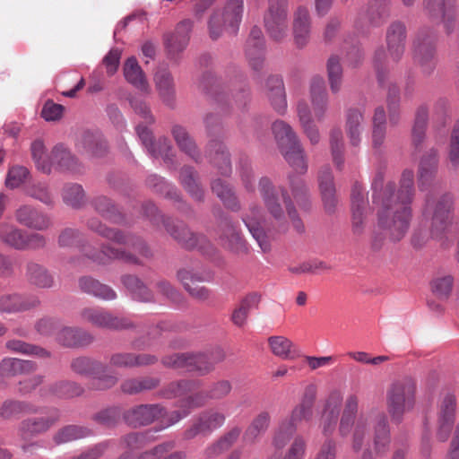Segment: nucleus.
<instances>
[{"instance_id":"nucleus-54","label":"nucleus","mask_w":459,"mask_h":459,"mask_svg":"<svg viewBox=\"0 0 459 459\" xmlns=\"http://www.w3.org/2000/svg\"><path fill=\"white\" fill-rule=\"evenodd\" d=\"M200 383L195 380H180L172 382L163 390L165 398H176L183 396L186 394L196 390Z\"/></svg>"},{"instance_id":"nucleus-39","label":"nucleus","mask_w":459,"mask_h":459,"mask_svg":"<svg viewBox=\"0 0 459 459\" xmlns=\"http://www.w3.org/2000/svg\"><path fill=\"white\" fill-rule=\"evenodd\" d=\"M259 302L260 296L257 293H251L246 296L232 313L231 320L233 324L238 327L244 326L250 311L257 308Z\"/></svg>"},{"instance_id":"nucleus-1","label":"nucleus","mask_w":459,"mask_h":459,"mask_svg":"<svg viewBox=\"0 0 459 459\" xmlns=\"http://www.w3.org/2000/svg\"><path fill=\"white\" fill-rule=\"evenodd\" d=\"M359 397L350 394L343 402L341 391H332L325 402L323 412L340 416L339 435L342 437L351 436L354 451H362L367 457H381L390 445V428L385 412L372 408L360 411Z\"/></svg>"},{"instance_id":"nucleus-44","label":"nucleus","mask_w":459,"mask_h":459,"mask_svg":"<svg viewBox=\"0 0 459 459\" xmlns=\"http://www.w3.org/2000/svg\"><path fill=\"white\" fill-rule=\"evenodd\" d=\"M92 337L84 331L71 327H63L59 330V343L67 347L82 346L91 342Z\"/></svg>"},{"instance_id":"nucleus-2","label":"nucleus","mask_w":459,"mask_h":459,"mask_svg":"<svg viewBox=\"0 0 459 459\" xmlns=\"http://www.w3.org/2000/svg\"><path fill=\"white\" fill-rule=\"evenodd\" d=\"M414 174L403 170L400 186L388 182L384 186V175L377 172L372 181L373 203L377 208V225L393 242L400 241L406 235L411 220L410 204L414 195Z\"/></svg>"},{"instance_id":"nucleus-33","label":"nucleus","mask_w":459,"mask_h":459,"mask_svg":"<svg viewBox=\"0 0 459 459\" xmlns=\"http://www.w3.org/2000/svg\"><path fill=\"white\" fill-rule=\"evenodd\" d=\"M191 30L192 22L183 21L171 35L166 37V47L171 54L181 52L186 48Z\"/></svg>"},{"instance_id":"nucleus-59","label":"nucleus","mask_w":459,"mask_h":459,"mask_svg":"<svg viewBox=\"0 0 459 459\" xmlns=\"http://www.w3.org/2000/svg\"><path fill=\"white\" fill-rule=\"evenodd\" d=\"M330 144L333 161L338 169L342 168V152H343V136L340 128H334L330 134Z\"/></svg>"},{"instance_id":"nucleus-9","label":"nucleus","mask_w":459,"mask_h":459,"mask_svg":"<svg viewBox=\"0 0 459 459\" xmlns=\"http://www.w3.org/2000/svg\"><path fill=\"white\" fill-rule=\"evenodd\" d=\"M268 36L274 41L283 40L289 33L288 0H268V10L264 16Z\"/></svg>"},{"instance_id":"nucleus-46","label":"nucleus","mask_w":459,"mask_h":459,"mask_svg":"<svg viewBox=\"0 0 459 459\" xmlns=\"http://www.w3.org/2000/svg\"><path fill=\"white\" fill-rule=\"evenodd\" d=\"M212 192L221 199L224 205L233 211L239 209V204L233 190L220 178L212 183Z\"/></svg>"},{"instance_id":"nucleus-4","label":"nucleus","mask_w":459,"mask_h":459,"mask_svg":"<svg viewBox=\"0 0 459 459\" xmlns=\"http://www.w3.org/2000/svg\"><path fill=\"white\" fill-rule=\"evenodd\" d=\"M273 132L286 161L299 174L307 172V164L303 148L291 126L279 120L273 124Z\"/></svg>"},{"instance_id":"nucleus-64","label":"nucleus","mask_w":459,"mask_h":459,"mask_svg":"<svg viewBox=\"0 0 459 459\" xmlns=\"http://www.w3.org/2000/svg\"><path fill=\"white\" fill-rule=\"evenodd\" d=\"M448 160L454 168L459 165V121L456 122L452 131L448 145Z\"/></svg>"},{"instance_id":"nucleus-37","label":"nucleus","mask_w":459,"mask_h":459,"mask_svg":"<svg viewBox=\"0 0 459 459\" xmlns=\"http://www.w3.org/2000/svg\"><path fill=\"white\" fill-rule=\"evenodd\" d=\"M171 133L180 151L197 161L200 158L199 151L186 128L175 125L172 126Z\"/></svg>"},{"instance_id":"nucleus-13","label":"nucleus","mask_w":459,"mask_h":459,"mask_svg":"<svg viewBox=\"0 0 459 459\" xmlns=\"http://www.w3.org/2000/svg\"><path fill=\"white\" fill-rule=\"evenodd\" d=\"M169 412L165 411L159 404L139 405L127 411L125 414L126 421L133 427L148 425L160 419L165 427H169Z\"/></svg>"},{"instance_id":"nucleus-60","label":"nucleus","mask_w":459,"mask_h":459,"mask_svg":"<svg viewBox=\"0 0 459 459\" xmlns=\"http://www.w3.org/2000/svg\"><path fill=\"white\" fill-rule=\"evenodd\" d=\"M454 279L451 275H440L431 281V290L439 299H447L452 291Z\"/></svg>"},{"instance_id":"nucleus-49","label":"nucleus","mask_w":459,"mask_h":459,"mask_svg":"<svg viewBox=\"0 0 459 459\" xmlns=\"http://www.w3.org/2000/svg\"><path fill=\"white\" fill-rule=\"evenodd\" d=\"M222 230L223 233L221 239L225 247L234 252H240L246 249L245 242L233 224L229 221L225 222Z\"/></svg>"},{"instance_id":"nucleus-6","label":"nucleus","mask_w":459,"mask_h":459,"mask_svg":"<svg viewBox=\"0 0 459 459\" xmlns=\"http://www.w3.org/2000/svg\"><path fill=\"white\" fill-rule=\"evenodd\" d=\"M243 0H229L222 11L215 12L209 21V32L212 39H217L225 30L235 34L241 22Z\"/></svg>"},{"instance_id":"nucleus-14","label":"nucleus","mask_w":459,"mask_h":459,"mask_svg":"<svg viewBox=\"0 0 459 459\" xmlns=\"http://www.w3.org/2000/svg\"><path fill=\"white\" fill-rule=\"evenodd\" d=\"M72 369L80 375L91 376L98 375L97 383L94 384L96 388L106 389L112 387L117 382L116 376L104 375V366L90 358L80 357L74 359L71 363Z\"/></svg>"},{"instance_id":"nucleus-63","label":"nucleus","mask_w":459,"mask_h":459,"mask_svg":"<svg viewBox=\"0 0 459 459\" xmlns=\"http://www.w3.org/2000/svg\"><path fill=\"white\" fill-rule=\"evenodd\" d=\"M64 202L73 207H79L84 202V192L80 185L73 184L64 188Z\"/></svg>"},{"instance_id":"nucleus-29","label":"nucleus","mask_w":459,"mask_h":459,"mask_svg":"<svg viewBox=\"0 0 459 459\" xmlns=\"http://www.w3.org/2000/svg\"><path fill=\"white\" fill-rule=\"evenodd\" d=\"M272 421L271 413L267 411H262L257 413L246 429L242 440L245 444H254L261 436H263L270 428Z\"/></svg>"},{"instance_id":"nucleus-18","label":"nucleus","mask_w":459,"mask_h":459,"mask_svg":"<svg viewBox=\"0 0 459 459\" xmlns=\"http://www.w3.org/2000/svg\"><path fill=\"white\" fill-rule=\"evenodd\" d=\"M456 0H424L426 14L435 22L449 29L455 15Z\"/></svg>"},{"instance_id":"nucleus-25","label":"nucleus","mask_w":459,"mask_h":459,"mask_svg":"<svg viewBox=\"0 0 459 459\" xmlns=\"http://www.w3.org/2000/svg\"><path fill=\"white\" fill-rule=\"evenodd\" d=\"M136 133L143 145L147 149L148 152L153 157L161 156L168 158L171 149L170 142L167 138L159 139L158 143L153 142L152 132L141 124H138Z\"/></svg>"},{"instance_id":"nucleus-58","label":"nucleus","mask_w":459,"mask_h":459,"mask_svg":"<svg viewBox=\"0 0 459 459\" xmlns=\"http://www.w3.org/2000/svg\"><path fill=\"white\" fill-rule=\"evenodd\" d=\"M428 122V109L426 107H420L416 112L415 122L412 127V142L418 146L424 139L425 129Z\"/></svg>"},{"instance_id":"nucleus-24","label":"nucleus","mask_w":459,"mask_h":459,"mask_svg":"<svg viewBox=\"0 0 459 459\" xmlns=\"http://www.w3.org/2000/svg\"><path fill=\"white\" fill-rule=\"evenodd\" d=\"M264 39L260 28L253 27L247 41L246 53L250 65L259 70L264 62Z\"/></svg>"},{"instance_id":"nucleus-31","label":"nucleus","mask_w":459,"mask_h":459,"mask_svg":"<svg viewBox=\"0 0 459 459\" xmlns=\"http://www.w3.org/2000/svg\"><path fill=\"white\" fill-rule=\"evenodd\" d=\"M293 34L295 43L299 47H304L309 39L310 34V17L308 10L304 6H299L293 16Z\"/></svg>"},{"instance_id":"nucleus-26","label":"nucleus","mask_w":459,"mask_h":459,"mask_svg":"<svg viewBox=\"0 0 459 459\" xmlns=\"http://www.w3.org/2000/svg\"><path fill=\"white\" fill-rule=\"evenodd\" d=\"M211 400L208 392H198L180 401V410L169 412L168 425H173L186 418L190 412L199 407L205 405Z\"/></svg>"},{"instance_id":"nucleus-55","label":"nucleus","mask_w":459,"mask_h":459,"mask_svg":"<svg viewBox=\"0 0 459 459\" xmlns=\"http://www.w3.org/2000/svg\"><path fill=\"white\" fill-rule=\"evenodd\" d=\"M180 180L193 198L195 200L203 198V190L196 181V173L192 168L185 167L181 169Z\"/></svg>"},{"instance_id":"nucleus-56","label":"nucleus","mask_w":459,"mask_h":459,"mask_svg":"<svg viewBox=\"0 0 459 459\" xmlns=\"http://www.w3.org/2000/svg\"><path fill=\"white\" fill-rule=\"evenodd\" d=\"M415 58L425 72H430L435 65L434 47L429 43H418L415 46Z\"/></svg>"},{"instance_id":"nucleus-34","label":"nucleus","mask_w":459,"mask_h":459,"mask_svg":"<svg viewBox=\"0 0 459 459\" xmlns=\"http://www.w3.org/2000/svg\"><path fill=\"white\" fill-rule=\"evenodd\" d=\"M266 95L273 108L282 113L287 108L283 82L278 76H271L266 82Z\"/></svg>"},{"instance_id":"nucleus-15","label":"nucleus","mask_w":459,"mask_h":459,"mask_svg":"<svg viewBox=\"0 0 459 459\" xmlns=\"http://www.w3.org/2000/svg\"><path fill=\"white\" fill-rule=\"evenodd\" d=\"M226 420L224 413L215 410H209L200 413L193 424L185 431V437L193 438L198 435L208 436L214 430L221 428Z\"/></svg>"},{"instance_id":"nucleus-28","label":"nucleus","mask_w":459,"mask_h":459,"mask_svg":"<svg viewBox=\"0 0 459 459\" xmlns=\"http://www.w3.org/2000/svg\"><path fill=\"white\" fill-rule=\"evenodd\" d=\"M54 417H34L23 420L18 427L19 436L28 439L48 430L55 424Z\"/></svg>"},{"instance_id":"nucleus-53","label":"nucleus","mask_w":459,"mask_h":459,"mask_svg":"<svg viewBox=\"0 0 459 459\" xmlns=\"http://www.w3.org/2000/svg\"><path fill=\"white\" fill-rule=\"evenodd\" d=\"M326 68L331 91L335 94L340 91L342 82V68L338 56H330Z\"/></svg>"},{"instance_id":"nucleus-5","label":"nucleus","mask_w":459,"mask_h":459,"mask_svg":"<svg viewBox=\"0 0 459 459\" xmlns=\"http://www.w3.org/2000/svg\"><path fill=\"white\" fill-rule=\"evenodd\" d=\"M416 385L411 378H402L391 384L386 392L387 410L393 420H400L415 404Z\"/></svg>"},{"instance_id":"nucleus-27","label":"nucleus","mask_w":459,"mask_h":459,"mask_svg":"<svg viewBox=\"0 0 459 459\" xmlns=\"http://www.w3.org/2000/svg\"><path fill=\"white\" fill-rule=\"evenodd\" d=\"M39 304V300L35 296L5 294L0 298V312L15 313L26 311L37 307Z\"/></svg>"},{"instance_id":"nucleus-48","label":"nucleus","mask_w":459,"mask_h":459,"mask_svg":"<svg viewBox=\"0 0 459 459\" xmlns=\"http://www.w3.org/2000/svg\"><path fill=\"white\" fill-rule=\"evenodd\" d=\"M5 347L12 352L20 353L27 356H36L39 358L49 357V352L34 344L25 342L21 340H10L5 343Z\"/></svg>"},{"instance_id":"nucleus-20","label":"nucleus","mask_w":459,"mask_h":459,"mask_svg":"<svg viewBox=\"0 0 459 459\" xmlns=\"http://www.w3.org/2000/svg\"><path fill=\"white\" fill-rule=\"evenodd\" d=\"M155 89L161 100L172 107L176 99V85L173 75L169 68L160 66L153 74Z\"/></svg>"},{"instance_id":"nucleus-43","label":"nucleus","mask_w":459,"mask_h":459,"mask_svg":"<svg viewBox=\"0 0 459 459\" xmlns=\"http://www.w3.org/2000/svg\"><path fill=\"white\" fill-rule=\"evenodd\" d=\"M268 343L273 354L279 358L283 359H294L298 357V354H296L293 350V342L284 336H271L268 339Z\"/></svg>"},{"instance_id":"nucleus-32","label":"nucleus","mask_w":459,"mask_h":459,"mask_svg":"<svg viewBox=\"0 0 459 459\" xmlns=\"http://www.w3.org/2000/svg\"><path fill=\"white\" fill-rule=\"evenodd\" d=\"M36 368V363L31 360L4 358L0 362V376L4 378L14 377L19 375L31 373Z\"/></svg>"},{"instance_id":"nucleus-57","label":"nucleus","mask_w":459,"mask_h":459,"mask_svg":"<svg viewBox=\"0 0 459 459\" xmlns=\"http://www.w3.org/2000/svg\"><path fill=\"white\" fill-rule=\"evenodd\" d=\"M213 147L215 153L211 158L212 164L218 168L221 175H230L231 172V165L226 147L220 143H214Z\"/></svg>"},{"instance_id":"nucleus-62","label":"nucleus","mask_w":459,"mask_h":459,"mask_svg":"<svg viewBox=\"0 0 459 459\" xmlns=\"http://www.w3.org/2000/svg\"><path fill=\"white\" fill-rule=\"evenodd\" d=\"M116 444L110 441L99 443L90 447L84 454L82 459H98L99 457H108L116 449Z\"/></svg>"},{"instance_id":"nucleus-7","label":"nucleus","mask_w":459,"mask_h":459,"mask_svg":"<svg viewBox=\"0 0 459 459\" xmlns=\"http://www.w3.org/2000/svg\"><path fill=\"white\" fill-rule=\"evenodd\" d=\"M144 210L147 216L153 218V220H160L167 231L185 247L204 248V245L206 243L205 237L194 234L182 221H175L169 218L165 219L163 215L159 213L158 209L152 203L146 204Z\"/></svg>"},{"instance_id":"nucleus-35","label":"nucleus","mask_w":459,"mask_h":459,"mask_svg":"<svg viewBox=\"0 0 459 459\" xmlns=\"http://www.w3.org/2000/svg\"><path fill=\"white\" fill-rule=\"evenodd\" d=\"M242 433V429L238 426H235L229 429L223 436L218 440L213 442L211 446L206 448V455L208 457H219L224 453L229 451L233 444L239 438Z\"/></svg>"},{"instance_id":"nucleus-30","label":"nucleus","mask_w":459,"mask_h":459,"mask_svg":"<svg viewBox=\"0 0 459 459\" xmlns=\"http://www.w3.org/2000/svg\"><path fill=\"white\" fill-rule=\"evenodd\" d=\"M319 188L325 209L333 212L337 204L333 177L328 167L322 169L318 177Z\"/></svg>"},{"instance_id":"nucleus-23","label":"nucleus","mask_w":459,"mask_h":459,"mask_svg":"<svg viewBox=\"0 0 459 459\" xmlns=\"http://www.w3.org/2000/svg\"><path fill=\"white\" fill-rule=\"evenodd\" d=\"M455 397L454 394H446L441 400L438 414V432L440 439H446L450 433L455 415Z\"/></svg>"},{"instance_id":"nucleus-17","label":"nucleus","mask_w":459,"mask_h":459,"mask_svg":"<svg viewBox=\"0 0 459 459\" xmlns=\"http://www.w3.org/2000/svg\"><path fill=\"white\" fill-rule=\"evenodd\" d=\"M368 211V204L364 188L355 183L351 190V223L354 234L360 235L363 232Z\"/></svg>"},{"instance_id":"nucleus-50","label":"nucleus","mask_w":459,"mask_h":459,"mask_svg":"<svg viewBox=\"0 0 459 459\" xmlns=\"http://www.w3.org/2000/svg\"><path fill=\"white\" fill-rule=\"evenodd\" d=\"M93 261L100 264H106L111 259H123L127 263L131 264H141V261L133 254L126 253L125 251H118L109 247H106L97 255L90 256Z\"/></svg>"},{"instance_id":"nucleus-12","label":"nucleus","mask_w":459,"mask_h":459,"mask_svg":"<svg viewBox=\"0 0 459 459\" xmlns=\"http://www.w3.org/2000/svg\"><path fill=\"white\" fill-rule=\"evenodd\" d=\"M453 199L446 195L435 204L427 202L425 212H431L430 236L433 238H440L452 222Z\"/></svg>"},{"instance_id":"nucleus-41","label":"nucleus","mask_w":459,"mask_h":459,"mask_svg":"<svg viewBox=\"0 0 459 459\" xmlns=\"http://www.w3.org/2000/svg\"><path fill=\"white\" fill-rule=\"evenodd\" d=\"M30 411L31 405L24 401L6 399L0 404V419L2 420H11Z\"/></svg>"},{"instance_id":"nucleus-8","label":"nucleus","mask_w":459,"mask_h":459,"mask_svg":"<svg viewBox=\"0 0 459 459\" xmlns=\"http://www.w3.org/2000/svg\"><path fill=\"white\" fill-rule=\"evenodd\" d=\"M405 27L401 22L393 23L386 33L387 52L383 49L376 51L374 62L377 71L378 81L382 82L379 65L397 63L404 53Z\"/></svg>"},{"instance_id":"nucleus-3","label":"nucleus","mask_w":459,"mask_h":459,"mask_svg":"<svg viewBox=\"0 0 459 459\" xmlns=\"http://www.w3.org/2000/svg\"><path fill=\"white\" fill-rule=\"evenodd\" d=\"M258 189L272 220H262V210L256 206H252L243 217V221L262 251L268 252L271 249L272 239L277 235L286 232L288 230L285 212L281 200L284 203L295 230L298 232H303L304 225L286 189H281L280 198L273 183L267 178L260 179Z\"/></svg>"},{"instance_id":"nucleus-40","label":"nucleus","mask_w":459,"mask_h":459,"mask_svg":"<svg viewBox=\"0 0 459 459\" xmlns=\"http://www.w3.org/2000/svg\"><path fill=\"white\" fill-rule=\"evenodd\" d=\"M80 288L86 293L105 300H113L117 298L116 292L108 286L100 283L91 277L80 279Z\"/></svg>"},{"instance_id":"nucleus-38","label":"nucleus","mask_w":459,"mask_h":459,"mask_svg":"<svg viewBox=\"0 0 459 459\" xmlns=\"http://www.w3.org/2000/svg\"><path fill=\"white\" fill-rule=\"evenodd\" d=\"M363 114L359 108H351L346 112L345 128L350 142L357 146L360 142V134L362 131Z\"/></svg>"},{"instance_id":"nucleus-19","label":"nucleus","mask_w":459,"mask_h":459,"mask_svg":"<svg viewBox=\"0 0 459 459\" xmlns=\"http://www.w3.org/2000/svg\"><path fill=\"white\" fill-rule=\"evenodd\" d=\"M309 97L315 117L321 121L328 109V94L322 76L316 75L310 81Z\"/></svg>"},{"instance_id":"nucleus-11","label":"nucleus","mask_w":459,"mask_h":459,"mask_svg":"<svg viewBox=\"0 0 459 459\" xmlns=\"http://www.w3.org/2000/svg\"><path fill=\"white\" fill-rule=\"evenodd\" d=\"M88 225L91 230L99 233L108 239L126 246L142 257L150 258L152 255L146 243L142 238L134 235L124 234L113 229L107 228L97 219L90 220Z\"/></svg>"},{"instance_id":"nucleus-10","label":"nucleus","mask_w":459,"mask_h":459,"mask_svg":"<svg viewBox=\"0 0 459 459\" xmlns=\"http://www.w3.org/2000/svg\"><path fill=\"white\" fill-rule=\"evenodd\" d=\"M0 241L16 250L37 249L46 244L45 238L39 233L26 231L10 224H0Z\"/></svg>"},{"instance_id":"nucleus-51","label":"nucleus","mask_w":459,"mask_h":459,"mask_svg":"<svg viewBox=\"0 0 459 459\" xmlns=\"http://www.w3.org/2000/svg\"><path fill=\"white\" fill-rule=\"evenodd\" d=\"M159 380L153 377H139L127 379L123 382L121 389L128 394H135L143 391H148L155 388Z\"/></svg>"},{"instance_id":"nucleus-47","label":"nucleus","mask_w":459,"mask_h":459,"mask_svg":"<svg viewBox=\"0 0 459 459\" xmlns=\"http://www.w3.org/2000/svg\"><path fill=\"white\" fill-rule=\"evenodd\" d=\"M123 284L131 292L133 299L142 301H152V295L147 287L135 276L126 275L122 278Z\"/></svg>"},{"instance_id":"nucleus-16","label":"nucleus","mask_w":459,"mask_h":459,"mask_svg":"<svg viewBox=\"0 0 459 459\" xmlns=\"http://www.w3.org/2000/svg\"><path fill=\"white\" fill-rule=\"evenodd\" d=\"M82 315L86 321L101 328L120 330L133 326L128 318L115 316L101 308L88 307L83 309Z\"/></svg>"},{"instance_id":"nucleus-42","label":"nucleus","mask_w":459,"mask_h":459,"mask_svg":"<svg viewBox=\"0 0 459 459\" xmlns=\"http://www.w3.org/2000/svg\"><path fill=\"white\" fill-rule=\"evenodd\" d=\"M177 277L183 285L196 282H209L213 279V273L206 268H182L178 271Z\"/></svg>"},{"instance_id":"nucleus-22","label":"nucleus","mask_w":459,"mask_h":459,"mask_svg":"<svg viewBox=\"0 0 459 459\" xmlns=\"http://www.w3.org/2000/svg\"><path fill=\"white\" fill-rule=\"evenodd\" d=\"M123 73L126 81L140 91L148 95L151 93V86L147 77L134 56L127 58L123 66Z\"/></svg>"},{"instance_id":"nucleus-52","label":"nucleus","mask_w":459,"mask_h":459,"mask_svg":"<svg viewBox=\"0 0 459 459\" xmlns=\"http://www.w3.org/2000/svg\"><path fill=\"white\" fill-rule=\"evenodd\" d=\"M26 275L28 280L39 288H48L53 284V278L47 270L35 263L27 264Z\"/></svg>"},{"instance_id":"nucleus-45","label":"nucleus","mask_w":459,"mask_h":459,"mask_svg":"<svg viewBox=\"0 0 459 459\" xmlns=\"http://www.w3.org/2000/svg\"><path fill=\"white\" fill-rule=\"evenodd\" d=\"M79 143L94 156H100L107 145L100 132L85 131L82 134Z\"/></svg>"},{"instance_id":"nucleus-61","label":"nucleus","mask_w":459,"mask_h":459,"mask_svg":"<svg viewBox=\"0 0 459 459\" xmlns=\"http://www.w3.org/2000/svg\"><path fill=\"white\" fill-rule=\"evenodd\" d=\"M289 179L291 193L295 201L299 205L307 207L309 199L307 188L304 181L299 178H293L291 176H290Z\"/></svg>"},{"instance_id":"nucleus-36","label":"nucleus","mask_w":459,"mask_h":459,"mask_svg":"<svg viewBox=\"0 0 459 459\" xmlns=\"http://www.w3.org/2000/svg\"><path fill=\"white\" fill-rule=\"evenodd\" d=\"M297 113L304 133L312 144H316L320 140L317 127L313 123L311 110L308 105L301 100L298 103Z\"/></svg>"},{"instance_id":"nucleus-21","label":"nucleus","mask_w":459,"mask_h":459,"mask_svg":"<svg viewBox=\"0 0 459 459\" xmlns=\"http://www.w3.org/2000/svg\"><path fill=\"white\" fill-rule=\"evenodd\" d=\"M189 371H196L200 375H206L214 369L216 364L225 359L221 349H215L207 353H190Z\"/></svg>"}]
</instances>
